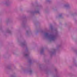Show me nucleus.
I'll return each instance as SVG.
<instances>
[{
  "label": "nucleus",
  "mask_w": 77,
  "mask_h": 77,
  "mask_svg": "<svg viewBox=\"0 0 77 77\" xmlns=\"http://www.w3.org/2000/svg\"><path fill=\"white\" fill-rule=\"evenodd\" d=\"M48 35V33H46L45 34L46 36H47V35Z\"/></svg>",
  "instance_id": "obj_1"
}]
</instances>
